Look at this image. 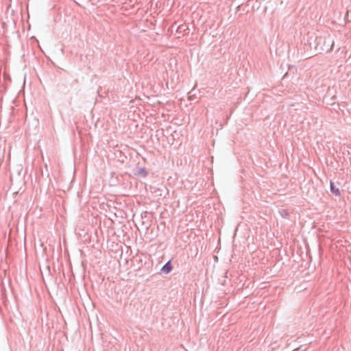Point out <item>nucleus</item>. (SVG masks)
Returning <instances> with one entry per match:
<instances>
[{
    "instance_id": "1",
    "label": "nucleus",
    "mask_w": 351,
    "mask_h": 351,
    "mask_svg": "<svg viewBox=\"0 0 351 351\" xmlns=\"http://www.w3.org/2000/svg\"><path fill=\"white\" fill-rule=\"evenodd\" d=\"M335 45V40L330 36L319 37L316 38L315 49L317 51L329 52L332 51Z\"/></svg>"
},
{
    "instance_id": "2",
    "label": "nucleus",
    "mask_w": 351,
    "mask_h": 351,
    "mask_svg": "<svg viewBox=\"0 0 351 351\" xmlns=\"http://www.w3.org/2000/svg\"><path fill=\"white\" fill-rule=\"evenodd\" d=\"M173 269V266L171 263V261H167L160 269V273L164 274H168Z\"/></svg>"
},
{
    "instance_id": "3",
    "label": "nucleus",
    "mask_w": 351,
    "mask_h": 351,
    "mask_svg": "<svg viewBox=\"0 0 351 351\" xmlns=\"http://www.w3.org/2000/svg\"><path fill=\"white\" fill-rule=\"evenodd\" d=\"M134 174L136 176L145 178L147 176V171L145 167H140L134 171Z\"/></svg>"
},
{
    "instance_id": "4",
    "label": "nucleus",
    "mask_w": 351,
    "mask_h": 351,
    "mask_svg": "<svg viewBox=\"0 0 351 351\" xmlns=\"http://www.w3.org/2000/svg\"><path fill=\"white\" fill-rule=\"evenodd\" d=\"M330 191L335 195L339 196L341 195L339 189L335 186L334 182H332V181H330Z\"/></svg>"
},
{
    "instance_id": "5",
    "label": "nucleus",
    "mask_w": 351,
    "mask_h": 351,
    "mask_svg": "<svg viewBox=\"0 0 351 351\" xmlns=\"http://www.w3.org/2000/svg\"><path fill=\"white\" fill-rule=\"evenodd\" d=\"M278 213L282 218H288L289 217V213L286 209H281Z\"/></svg>"
},
{
    "instance_id": "6",
    "label": "nucleus",
    "mask_w": 351,
    "mask_h": 351,
    "mask_svg": "<svg viewBox=\"0 0 351 351\" xmlns=\"http://www.w3.org/2000/svg\"><path fill=\"white\" fill-rule=\"evenodd\" d=\"M300 347H301V346H300V347H298V348H297L294 349L293 351H298V350H300Z\"/></svg>"
}]
</instances>
